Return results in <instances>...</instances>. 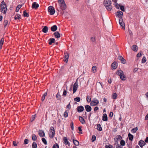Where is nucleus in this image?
I'll return each mask as SVG.
<instances>
[{"label":"nucleus","instance_id":"obj_1","mask_svg":"<svg viewBox=\"0 0 148 148\" xmlns=\"http://www.w3.org/2000/svg\"><path fill=\"white\" fill-rule=\"evenodd\" d=\"M111 1L110 0H105L103 1V4L106 8L108 10H111L112 7L111 5Z\"/></svg>","mask_w":148,"mask_h":148},{"label":"nucleus","instance_id":"obj_2","mask_svg":"<svg viewBox=\"0 0 148 148\" xmlns=\"http://www.w3.org/2000/svg\"><path fill=\"white\" fill-rule=\"evenodd\" d=\"M116 74L117 75L119 76L120 77L122 80L125 81L126 80V77L124 74L123 72L121 70L117 71Z\"/></svg>","mask_w":148,"mask_h":148},{"label":"nucleus","instance_id":"obj_3","mask_svg":"<svg viewBox=\"0 0 148 148\" xmlns=\"http://www.w3.org/2000/svg\"><path fill=\"white\" fill-rule=\"evenodd\" d=\"M7 8L4 1H3L1 3V11L4 14L6 13Z\"/></svg>","mask_w":148,"mask_h":148},{"label":"nucleus","instance_id":"obj_4","mask_svg":"<svg viewBox=\"0 0 148 148\" xmlns=\"http://www.w3.org/2000/svg\"><path fill=\"white\" fill-rule=\"evenodd\" d=\"M55 131L54 128L52 127H51L49 132V135L51 138H53L55 135Z\"/></svg>","mask_w":148,"mask_h":148},{"label":"nucleus","instance_id":"obj_5","mask_svg":"<svg viewBox=\"0 0 148 148\" xmlns=\"http://www.w3.org/2000/svg\"><path fill=\"white\" fill-rule=\"evenodd\" d=\"M48 10L49 12H50L51 15H53L54 14L55 11L54 7L51 6H49L48 8Z\"/></svg>","mask_w":148,"mask_h":148},{"label":"nucleus","instance_id":"obj_6","mask_svg":"<svg viewBox=\"0 0 148 148\" xmlns=\"http://www.w3.org/2000/svg\"><path fill=\"white\" fill-rule=\"evenodd\" d=\"M99 103V101L96 99H94L91 101L90 105L92 106H97Z\"/></svg>","mask_w":148,"mask_h":148},{"label":"nucleus","instance_id":"obj_7","mask_svg":"<svg viewBox=\"0 0 148 148\" xmlns=\"http://www.w3.org/2000/svg\"><path fill=\"white\" fill-rule=\"evenodd\" d=\"M59 6L60 8L62 10H64L66 8V5L64 1L63 2H61L59 3Z\"/></svg>","mask_w":148,"mask_h":148},{"label":"nucleus","instance_id":"obj_8","mask_svg":"<svg viewBox=\"0 0 148 148\" xmlns=\"http://www.w3.org/2000/svg\"><path fill=\"white\" fill-rule=\"evenodd\" d=\"M78 86V82L77 81L73 86V93H74L76 92Z\"/></svg>","mask_w":148,"mask_h":148},{"label":"nucleus","instance_id":"obj_9","mask_svg":"<svg viewBox=\"0 0 148 148\" xmlns=\"http://www.w3.org/2000/svg\"><path fill=\"white\" fill-rule=\"evenodd\" d=\"M119 22L120 25L122 27V28L124 29H125V24L124 23L123 21V20L122 18H121L119 19Z\"/></svg>","mask_w":148,"mask_h":148},{"label":"nucleus","instance_id":"obj_10","mask_svg":"<svg viewBox=\"0 0 148 148\" xmlns=\"http://www.w3.org/2000/svg\"><path fill=\"white\" fill-rule=\"evenodd\" d=\"M65 56H64V58L65 59V60H64V61L66 63H67L68 61V59L69 58V55L68 53H64Z\"/></svg>","mask_w":148,"mask_h":148},{"label":"nucleus","instance_id":"obj_11","mask_svg":"<svg viewBox=\"0 0 148 148\" xmlns=\"http://www.w3.org/2000/svg\"><path fill=\"white\" fill-rule=\"evenodd\" d=\"M111 67L112 69H116L117 67V65H116V62H113L111 64Z\"/></svg>","mask_w":148,"mask_h":148},{"label":"nucleus","instance_id":"obj_12","mask_svg":"<svg viewBox=\"0 0 148 148\" xmlns=\"http://www.w3.org/2000/svg\"><path fill=\"white\" fill-rule=\"evenodd\" d=\"M119 59L121 60V63L123 64H125L126 62V60L121 56H119Z\"/></svg>","mask_w":148,"mask_h":148},{"label":"nucleus","instance_id":"obj_13","mask_svg":"<svg viewBox=\"0 0 148 148\" xmlns=\"http://www.w3.org/2000/svg\"><path fill=\"white\" fill-rule=\"evenodd\" d=\"M38 134L41 137L45 136V134L43 131L40 130L38 132Z\"/></svg>","mask_w":148,"mask_h":148},{"label":"nucleus","instance_id":"obj_14","mask_svg":"<svg viewBox=\"0 0 148 148\" xmlns=\"http://www.w3.org/2000/svg\"><path fill=\"white\" fill-rule=\"evenodd\" d=\"M84 110V108L83 106H79L77 108V110L79 112L83 111Z\"/></svg>","mask_w":148,"mask_h":148},{"label":"nucleus","instance_id":"obj_15","mask_svg":"<svg viewBox=\"0 0 148 148\" xmlns=\"http://www.w3.org/2000/svg\"><path fill=\"white\" fill-rule=\"evenodd\" d=\"M145 142L142 140H140L138 143L139 145L141 147L145 145Z\"/></svg>","mask_w":148,"mask_h":148},{"label":"nucleus","instance_id":"obj_16","mask_svg":"<svg viewBox=\"0 0 148 148\" xmlns=\"http://www.w3.org/2000/svg\"><path fill=\"white\" fill-rule=\"evenodd\" d=\"M39 7V5L36 2H34L32 6V7L33 8L36 9Z\"/></svg>","mask_w":148,"mask_h":148},{"label":"nucleus","instance_id":"obj_17","mask_svg":"<svg viewBox=\"0 0 148 148\" xmlns=\"http://www.w3.org/2000/svg\"><path fill=\"white\" fill-rule=\"evenodd\" d=\"M132 49L134 51L136 52L138 50L137 46L136 45H133L131 47Z\"/></svg>","mask_w":148,"mask_h":148},{"label":"nucleus","instance_id":"obj_18","mask_svg":"<svg viewBox=\"0 0 148 148\" xmlns=\"http://www.w3.org/2000/svg\"><path fill=\"white\" fill-rule=\"evenodd\" d=\"M102 120L104 121H107L108 120L107 116L106 114H104L103 115Z\"/></svg>","mask_w":148,"mask_h":148},{"label":"nucleus","instance_id":"obj_19","mask_svg":"<svg viewBox=\"0 0 148 148\" xmlns=\"http://www.w3.org/2000/svg\"><path fill=\"white\" fill-rule=\"evenodd\" d=\"M85 108L87 112H90L91 110V108L89 105H86L85 106Z\"/></svg>","mask_w":148,"mask_h":148},{"label":"nucleus","instance_id":"obj_20","mask_svg":"<svg viewBox=\"0 0 148 148\" xmlns=\"http://www.w3.org/2000/svg\"><path fill=\"white\" fill-rule=\"evenodd\" d=\"M55 36V37L56 38H59L60 37V35L59 32H56L53 34Z\"/></svg>","mask_w":148,"mask_h":148},{"label":"nucleus","instance_id":"obj_21","mask_svg":"<svg viewBox=\"0 0 148 148\" xmlns=\"http://www.w3.org/2000/svg\"><path fill=\"white\" fill-rule=\"evenodd\" d=\"M51 29L52 32H55L57 29V27L56 25H54L51 27Z\"/></svg>","mask_w":148,"mask_h":148},{"label":"nucleus","instance_id":"obj_22","mask_svg":"<svg viewBox=\"0 0 148 148\" xmlns=\"http://www.w3.org/2000/svg\"><path fill=\"white\" fill-rule=\"evenodd\" d=\"M97 68L95 66H93L92 68V71L95 73L97 71Z\"/></svg>","mask_w":148,"mask_h":148},{"label":"nucleus","instance_id":"obj_23","mask_svg":"<svg viewBox=\"0 0 148 148\" xmlns=\"http://www.w3.org/2000/svg\"><path fill=\"white\" fill-rule=\"evenodd\" d=\"M79 120L82 124H84L85 123L84 120L82 117L79 116Z\"/></svg>","mask_w":148,"mask_h":148},{"label":"nucleus","instance_id":"obj_24","mask_svg":"<svg viewBox=\"0 0 148 148\" xmlns=\"http://www.w3.org/2000/svg\"><path fill=\"white\" fill-rule=\"evenodd\" d=\"M63 140L64 141V143L66 145H68L69 146V142L67 138L66 137H64Z\"/></svg>","mask_w":148,"mask_h":148},{"label":"nucleus","instance_id":"obj_25","mask_svg":"<svg viewBox=\"0 0 148 148\" xmlns=\"http://www.w3.org/2000/svg\"><path fill=\"white\" fill-rule=\"evenodd\" d=\"M96 85L97 87L99 89H102L103 88L100 82H97L96 84Z\"/></svg>","mask_w":148,"mask_h":148},{"label":"nucleus","instance_id":"obj_26","mask_svg":"<svg viewBox=\"0 0 148 148\" xmlns=\"http://www.w3.org/2000/svg\"><path fill=\"white\" fill-rule=\"evenodd\" d=\"M122 139V137L120 135L117 136L116 138H114V140L116 142H117L118 140H120Z\"/></svg>","mask_w":148,"mask_h":148},{"label":"nucleus","instance_id":"obj_27","mask_svg":"<svg viewBox=\"0 0 148 148\" xmlns=\"http://www.w3.org/2000/svg\"><path fill=\"white\" fill-rule=\"evenodd\" d=\"M48 27L46 26H45L42 29V31L44 33H46L48 32Z\"/></svg>","mask_w":148,"mask_h":148},{"label":"nucleus","instance_id":"obj_28","mask_svg":"<svg viewBox=\"0 0 148 148\" xmlns=\"http://www.w3.org/2000/svg\"><path fill=\"white\" fill-rule=\"evenodd\" d=\"M4 41V39L3 38H1L0 41V49L2 48V46L3 44Z\"/></svg>","mask_w":148,"mask_h":148},{"label":"nucleus","instance_id":"obj_29","mask_svg":"<svg viewBox=\"0 0 148 148\" xmlns=\"http://www.w3.org/2000/svg\"><path fill=\"white\" fill-rule=\"evenodd\" d=\"M128 136L129 140L132 141L133 138V136L130 133H129Z\"/></svg>","mask_w":148,"mask_h":148},{"label":"nucleus","instance_id":"obj_30","mask_svg":"<svg viewBox=\"0 0 148 148\" xmlns=\"http://www.w3.org/2000/svg\"><path fill=\"white\" fill-rule=\"evenodd\" d=\"M73 141L74 144L76 146H78L79 145V142L77 140L73 139Z\"/></svg>","mask_w":148,"mask_h":148},{"label":"nucleus","instance_id":"obj_31","mask_svg":"<svg viewBox=\"0 0 148 148\" xmlns=\"http://www.w3.org/2000/svg\"><path fill=\"white\" fill-rule=\"evenodd\" d=\"M56 97L58 100H61V96L60 94L58 93L56 95Z\"/></svg>","mask_w":148,"mask_h":148},{"label":"nucleus","instance_id":"obj_32","mask_svg":"<svg viewBox=\"0 0 148 148\" xmlns=\"http://www.w3.org/2000/svg\"><path fill=\"white\" fill-rule=\"evenodd\" d=\"M97 129L100 131L102 130V128L100 124H97Z\"/></svg>","mask_w":148,"mask_h":148},{"label":"nucleus","instance_id":"obj_33","mask_svg":"<svg viewBox=\"0 0 148 148\" xmlns=\"http://www.w3.org/2000/svg\"><path fill=\"white\" fill-rule=\"evenodd\" d=\"M49 40L50 41V42H49V44L51 45L52 43L54 42L55 40L53 38H51Z\"/></svg>","mask_w":148,"mask_h":148},{"label":"nucleus","instance_id":"obj_34","mask_svg":"<svg viewBox=\"0 0 148 148\" xmlns=\"http://www.w3.org/2000/svg\"><path fill=\"white\" fill-rule=\"evenodd\" d=\"M137 130L138 127H136L135 128L132 129L131 131L132 133H135L136 132Z\"/></svg>","mask_w":148,"mask_h":148},{"label":"nucleus","instance_id":"obj_35","mask_svg":"<svg viewBox=\"0 0 148 148\" xmlns=\"http://www.w3.org/2000/svg\"><path fill=\"white\" fill-rule=\"evenodd\" d=\"M22 6L21 5H19L16 8V12H18L19 10L21 8V7Z\"/></svg>","mask_w":148,"mask_h":148},{"label":"nucleus","instance_id":"obj_36","mask_svg":"<svg viewBox=\"0 0 148 148\" xmlns=\"http://www.w3.org/2000/svg\"><path fill=\"white\" fill-rule=\"evenodd\" d=\"M23 15L24 17H28L29 16L28 13L26 12L25 11L23 12Z\"/></svg>","mask_w":148,"mask_h":148},{"label":"nucleus","instance_id":"obj_37","mask_svg":"<svg viewBox=\"0 0 148 148\" xmlns=\"http://www.w3.org/2000/svg\"><path fill=\"white\" fill-rule=\"evenodd\" d=\"M20 15L18 14H17L16 15L15 17H14V19L15 20H16L17 19H19L21 18L20 17Z\"/></svg>","mask_w":148,"mask_h":148},{"label":"nucleus","instance_id":"obj_38","mask_svg":"<svg viewBox=\"0 0 148 148\" xmlns=\"http://www.w3.org/2000/svg\"><path fill=\"white\" fill-rule=\"evenodd\" d=\"M47 95V92H45L43 95L42 96V100L43 101L45 99V97Z\"/></svg>","mask_w":148,"mask_h":148},{"label":"nucleus","instance_id":"obj_39","mask_svg":"<svg viewBox=\"0 0 148 148\" xmlns=\"http://www.w3.org/2000/svg\"><path fill=\"white\" fill-rule=\"evenodd\" d=\"M86 100L88 102H90L91 100L90 97L89 96H87L86 97Z\"/></svg>","mask_w":148,"mask_h":148},{"label":"nucleus","instance_id":"obj_40","mask_svg":"<svg viewBox=\"0 0 148 148\" xmlns=\"http://www.w3.org/2000/svg\"><path fill=\"white\" fill-rule=\"evenodd\" d=\"M32 140H33L35 141L37 139V137L34 134L32 135Z\"/></svg>","mask_w":148,"mask_h":148},{"label":"nucleus","instance_id":"obj_41","mask_svg":"<svg viewBox=\"0 0 148 148\" xmlns=\"http://www.w3.org/2000/svg\"><path fill=\"white\" fill-rule=\"evenodd\" d=\"M74 100L75 101L79 102L80 100V98L79 97H77L74 99Z\"/></svg>","mask_w":148,"mask_h":148},{"label":"nucleus","instance_id":"obj_42","mask_svg":"<svg viewBox=\"0 0 148 148\" xmlns=\"http://www.w3.org/2000/svg\"><path fill=\"white\" fill-rule=\"evenodd\" d=\"M37 145L36 143L35 142H33L32 143V148H36Z\"/></svg>","mask_w":148,"mask_h":148},{"label":"nucleus","instance_id":"obj_43","mask_svg":"<svg viewBox=\"0 0 148 148\" xmlns=\"http://www.w3.org/2000/svg\"><path fill=\"white\" fill-rule=\"evenodd\" d=\"M120 144L122 146H124L125 144V142L123 140H122L121 141Z\"/></svg>","mask_w":148,"mask_h":148},{"label":"nucleus","instance_id":"obj_44","mask_svg":"<svg viewBox=\"0 0 148 148\" xmlns=\"http://www.w3.org/2000/svg\"><path fill=\"white\" fill-rule=\"evenodd\" d=\"M146 61V58L144 56L143 57L141 62L142 63H144Z\"/></svg>","mask_w":148,"mask_h":148},{"label":"nucleus","instance_id":"obj_45","mask_svg":"<svg viewBox=\"0 0 148 148\" xmlns=\"http://www.w3.org/2000/svg\"><path fill=\"white\" fill-rule=\"evenodd\" d=\"M117 13H118V15L119 16L120 15H121L122 16L123 15V12L120 11H117Z\"/></svg>","mask_w":148,"mask_h":148},{"label":"nucleus","instance_id":"obj_46","mask_svg":"<svg viewBox=\"0 0 148 148\" xmlns=\"http://www.w3.org/2000/svg\"><path fill=\"white\" fill-rule=\"evenodd\" d=\"M117 96V95L116 93H114L112 94V98L113 99H116Z\"/></svg>","mask_w":148,"mask_h":148},{"label":"nucleus","instance_id":"obj_47","mask_svg":"<svg viewBox=\"0 0 148 148\" xmlns=\"http://www.w3.org/2000/svg\"><path fill=\"white\" fill-rule=\"evenodd\" d=\"M114 5L115 6L116 8L118 9H119V7H120V6H121L120 5L118 4V3H115L114 4Z\"/></svg>","mask_w":148,"mask_h":148},{"label":"nucleus","instance_id":"obj_48","mask_svg":"<svg viewBox=\"0 0 148 148\" xmlns=\"http://www.w3.org/2000/svg\"><path fill=\"white\" fill-rule=\"evenodd\" d=\"M52 148H59V146L58 144H55L53 147Z\"/></svg>","mask_w":148,"mask_h":148},{"label":"nucleus","instance_id":"obj_49","mask_svg":"<svg viewBox=\"0 0 148 148\" xmlns=\"http://www.w3.org/2000/svg\"><path fill=\"white\" fill-rule=\"evenodd\" d=\"M142 51H140L138 53L137 55V56L138 57H140L142 55Z\"/></svg>","mask_w":148,"mask_h":148},{"label":"nucleus","instance_id":"obj_50","mask_svg":"<svg viewBox=\"0 0 148 148\" xmlns=\"http://www.w3.org/2000/svg\"><path fill=\"white\" fill-rule=\"evenodd\" d=\"M8 21L7 20H5L4 21L3 23V25L5 27L8 24Z\"/></svg>","mask_w":148,"mask_h":148},{"label":"nucleus","instance_id":"obj_51","mask_svg":"<svg viewBox=\"0 0 148 148\" xmlns=\"http://www.w3.org/2000/svg\"><path fill=\"white\" fill-rule=\"evenodd\" d=\"M64 116L65 117H67L68 116V112L66 111H65L64 114Z\"/></svg>","mask_w":148,"mask_h":148},{"label":"nucleus","instance_id":"obj_52","mask_svg":"<svg viewBox=\"0 0 148 148\" xmlns=\"http://www.w3.org/2000/svg\"><path fill=\"white\" fill-rule=\"evenodd\" d=\"M42 142L44 143L45 144V145L47 144V142L45 138H42Z\"/></svg>","mask_w":148,"mask_h":148},{"label":"nucleus","instance_id":"obj_53","mask_svg":"<svg viewBox=\"0 0 148 148\" xmlns=\"http://www.w3.org/2000/svg\"><path fill=\"white\" fill-rule=\"evenodd\" d=\"M96 139V136H95L93 135L92 136V142L95 141Z\"/></svg>","mask_w":148,"mask_h":148},{"label":"nucleus","instance_id":"obj_54","mask_svg":"<svg viewBox=\"0 0 148 148\" xmlns=\"http://www.w3.org/2000/svg\"><path fill=\"white\" fill-rule=\"evenodd\" d=\"M29 140L27 139H26L24 141V144H27L28 143Z\"/></svg>","mask_w":148,"mask_h":148},{"label":"nucleus","instance_id":"obj_55","mask_svg":"<svg viewBox=\"0 0 148 148\" xmlns=\"http://www.w3.org/2000/svg\"><path fill=\"white\" fill-rule=\"evenodd\" d=\"M120 8L121 10H122L123 11H125V9H124V7L123 6H120Z\"/></svg>","mask_w":148,"mask_h":148},{"label":"nucleus","instance_id":"obj_56","mask_svg":"<svg viewBox=\"0 0 148 148\" xmlns=\"http://www.w3.org/2000/svg\"><path fill=\"white\" fill-rule=\"evenodd\" d=\"M66 94H67L66 91V90H64L63 92L62 95L63 96H65L66 95Z\"/></svg>","mask_w":148,"mask_h":148},{"label":"nucleus","instance_id":"obj_57","mask_svg":"<svg viewBox=\"0 0 148 148\" xmlns=\"http://www.w3.org/2000/svg\"><path fill=\"white\" fill-rule=\"evenodd\" d=\"M35 116H36V115H33L32 117V119H31V122H32V121H33L34 119H35Z\"/></svg>","mask_w":148,"mask_h":148},{"label":"nucleus","instance_id":"obj_58","mask_svg":"<svg viewBox=\"0 0 148 148\" xmlns=\"http://www.w3.org/2000/svg\"><path fill=\"white\" fill-rule=\"evenodd\" d=\"M71 128L72 130H74V127H73V122H71Z\"/></svg>","mask_w":148,"mask_h":148},{"label":"nucleus","instance_id":"obj_59","mask_svg":"<svg viewBox=\"0 0 148 148\" xmlns=\"http://www.w3.org/2000/svg\"><path fill=\"white\" fill-rule=\"evenodd\" d=\"M13 145L14 146H17V144L16 143V142L15 141H14L13 142Z\"/></svg>","mask_w":148,"mask_h":148},{"label":"nucleus","instance_id":"obj_60","mask_svg":"<svg viewBox=\"0 0 148 148\" xmlns=\"http://www.w3.org/2000/svg\"><path fill=\"white\" fill-rule=\"evenodd\" d=\"M91 40L92 42H94L95 40V38L94 37H92L91 38Z\"/></svg>","mask_w":148,"mask_h":148},{"label":"nucleus","instance_id":"obj_61","mask_svg":"<svg viewBox=\"0 0 148 148\" xmlns=\"http://www.w3.org/2000/svg\"><path fill=\"white\" fill-rule=\"evenodd\" d=\"M113 115V113L112 112H110L109 114V116L111 117H112Z\"/></svg>","mask_w":148,"mask_h":148},{"label":"nucleus","instance_id":"obj_62","mask_svg":"<svg viewBox=\"0 0 148 148\" xmlns=\"http://www.w3.org/2000/svg\"><path fill=\"white\" fill-rule=\"evenodd\" d=\"M129 33L130 36L132 35V32L131 30L129 29Z\"/></svg>","mask_w":148,"mask_h":148},{"label":"nucleus","instance_id":"obj_63","mask_svg":"<svg viewBox=\"0 0 148 148\" xmlns=\"http://www.w3.org/2000/svg\"><path fill=\"white\" fill-rule=\"evenodd\" d=\"M116 147V148H123L122 147L119 145H117Z\"/></svg>","mask_w":148,"mask_h":148},{"label":"nucleus","instance_id":"obj_64","mask_svg":"<svg viewBox=\"0 0 148 148\" xmlns=\"http://www.w3.org/2000/svg\"><path fill=\"white\" fill-rule=\"evenodd\" d=\"M67 107L69 109H70L71 108V106L69 103L68 105L67 106Z\"/></svg>","mask_w":148,"mask_h":148}]
</instances>
